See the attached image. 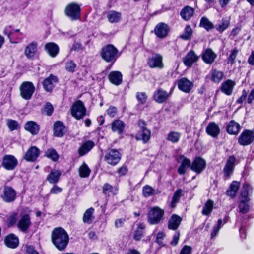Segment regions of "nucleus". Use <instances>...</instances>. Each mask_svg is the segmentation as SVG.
Segmentation results:
<instances>
[{
  "mask_svg": "<svg viewBox=\"0 0 254 254\" xmlns=\"http://www.w3.org/2000/svg\"><path fill=\"white\" fill-rule=\"evenodd\" d=\"M52 241L58 250H63L68 243V235L64 229L55 228L52 232Z\"/></svg>",
  "mask_w": 254,
  "mask_h": 254,
  "instance_id": "obj_1",
  "label": "nucleus"
},
{
  "mask_svg": "<svg viewBox=\"0 0 254 254\" xmlns=\"http://www.w3.org/2000/svg\"><path fill=\"white\" fill-rule=\"evenodd\" d=\"M118 50L113 45H107L101 50L102 58L107 62L114 63L117 59Z\"/></svg>",
  "mask_w": 254,
  "mask_h": 254,
  "instance_id": "obj_2",
  "label": "nucleus"
},
{
  "mask_svg": "<svg viewBox=\"0 0 254 254\" xmlns=\"http://www.w3.org/2000/svg\"><path fill=\"white\" fill-rule=\"evenodd\" d=\"M164 215V210L158 207H152L148 214V221L151 225L158 224L162 220Z\"/></svg>",
  "mask_w": 254,
  "mask_h": 254,
  "instance_id": "obj_3",
  "label": "nucleus"
},
{
  "mask_svg": "<svg viewBox=\"0 0 254 254\" xmlns=\"http://www.w3.org/2000/svg\"><path fill=\"white\" fill-rule=\"evenodd\" d=\"M80 6L74 2L69 3L65 9V15L72 20H76L80 17Z\"/></svg>",
  "mask_w": 254,
  "mask_h": 254,
  "instance_id": "obj_4",
  "label": "nucleus"
},
{
  "mask_svg": "<svg viewBox=\"0 0 254 254\" xmlns=\"http://www.w3.org/2000/svg\"><path fill=\"white\" fill-rule=\"evenodd\" d=\"M86 111L83 102L80 100L74 103L71 108L72 116L77 120L82 118L85 115Z\"/></svg>",
  "mask_w": 254,
  "mask_h": 254,
  "instance_id": "obj_5",
  "label": "nucleus"
},
{
  "mask_svg": "<svg viewBox=\"0 0 254 254\" xmlns=\"http://www.w3.org/2000/svg\"><path fill=\"white\" fill-rule=\"evenodd\" d=\"M35 89V86L32 82H24L20 87V95L23 99L29 100L31 99Z\"/></svg>",
  "mask_w": 254,
  "mask_h": 254,
  "instance_id": "obj_6",
  "label": "nucleus"
},
{
  "mask_svg": "<svg viewBox=\"0 0 254 254\" xmlns=\"http://www.w3.org/2000/svg\"><path fill=\"white\" fill-rule=\"evenodd\" d=\"M254 140V130H244L238 138L240 145L247 146L251 144Z\"/></svg>",
  "mask_w": 254,
  "mask_h": 254,
  "instance_id": "obj_7",
  "label": "nucleus"
},
{
  "mask_svg": "<svg viewBox=\"0 0 254 254\" xmlns=\"http://www.w3.org/2000/svg\"><path fill=\"white\" fill-rule=\"evenodd\" d=\"M1 197L5 202L8 203L14 201L16 199V192L12 187L5 186Z\"/></svg>",
  "mask_w": 254,
  "mask_h": 254,
  "instance_id": "obj_8",
  "label": "nucleus"
},
{
  "mask_svg": "<svg viewBox=\"0 0 254 254\" xmlns=\"http://www.w3.org/2000/svg\"><path fill=\"white\" fill-rule=\"evenodd\" d=\"M18 161L12 155H5L3 158L2 166L7 170H12L17 166Z\"/></svg>",
  "mask_w": 254,
  "mask_h": 254,
  "instance_id": "obj_9",
  "label": "nucleus"
},
{
  "mask_svg": "<svg viewBox=\"0 0 254 254\" xmlns=\"http://www.w3.org/2000/svg\"><path fill=\"white\" fill-rule=\"evenodd\" d=\"M105 160L111 165L117 164L121 159V155L118 150L111 149L105 155Z\"/></svg>",
  "mask_w": 254,
  "mask_h": 254,
  "instance_id": "obj_10",
  "label": "nucleus"
},
{
  "mask_svg": "<svg viewBox=\"0 0 254 254\" xmlns=\"http://www.w3.org/2000/svg\"><path fill=\"white\" fill-rule=\"evenodd\" d=\"M178 163H180V166L178 169V173L180 175L186 173L187 168H191V162L190 159L187 158L184 155H179L177 158Z\"/></svg>",
  "mask_w": 254,
  "mask_h": 254,
  "instance_id": "obj_11",
  "label": "nucleus"
},
{
  "mask_svg": "<svg viewBox=\"0 0 254 254\" xmlns=\"http://www.w3.org/2000/svg\"><path fill=\"white\" fill-rule=\"evenodd\" d=\"M38 52V43L32 41L28 44L24 49V55L27 59H33Z\"/></svg>",
  "mask_w": 254,
  "mask_h": 254,
  "instance_id": "obj_12",
  "label": "nucleus"
},
{
  "mask_svg": "<svg viewBox=\"0 0 254 254\" xmlns=\"http://www.w3.org/2000/svg\"><path fill=\"white\" fill-rule=\"evenodd\" d=\"M162 56L158 54H153L148 59V64L151 68H162L163 64Z\"/></svg>",
  "mask_w": 254,
  "mask_h": 254,
  "instance_id": "obj_13",
  "label": "nucleus"
},
{
  "mask_svg": "<svg viewBox=\"0 0 254 254\" xmlns=\"http://www.w3.org/2000/svg\"><path fill=\"white\" fill-rule=\"evenodd\" d=\"M236 158L234 156H231L226 161L225 166L223 169L224 176L226 178H229L232 174L234 167Z\"/></svg>",
  "mask_w": 254,
  "mask_h": 254,
  "instance_id": "obj_14",
  "label": "nucleus"
},
{
  "mask_svg": "<svg viewBox=\"0 0 254 254\" xmlns=\"http://www.w3.org/2000/svg\"><path fill=\"white\" fill-rule=\"evenodd\" d=\"M40 153V150L36 146L31 147L26 153L24 159L29 162L35 161Z\"/></svg>",
  "mask_w": 254,
  "mask_h": 254,
  "instance_id": "obj_15",
  "label": "nucleus"
},
{
  "mask_svg": "<svg viewBox=\"0 0 254 254\" xmlns=\"http://www.w3.org/2000/svg\"><path fill=\"white\" fill-rule=\"evenodd\" d=\"M169 31L168 26L164 23H160L158 24L155 28L154 32L156 36L159 38H165L167 36Z\"/></svg>",
  "mask_w": 254,
  "mask_h": 254,
  "instance_id": "obj_16",
  "label": "nucleus"
},
{
  "mask_svg": "<svg viewBox=\"0 0 254 254\" xmlns=\"http://www.w3.org/2000/svg\"><path fill=\"white\" fill-rule=\"evenodd\" d=\"M30 218L29 215H21L18 221L17 226L22 232H26L31 225Z\"/></svg>",
  "mask_w": 254,
  "mask_h": 254,
  "instance_id": "obj_17",
  "label": "nucleus"
},
{
  "mask_svg": "<svg viewBox=\"0 0 254 254\" xmlns=\"http://www.w3.org/2000/svg\"><path fill=\"white\" fill-rule=\"evenodd\" d=\"M178 87L181 91L189 93L192 89L193 84L186 78H182L178 81Z\"/></svg>",
  "mask_w": 254,
  "mask_h": 254,
  "instance_id": "obj_18",
  "label": "nucleus"
},
{
  "mask_svg": "<svg viewBox=\"0 0 254 254\" xmlns=\"http://www.w3.org/2000/svg\"><path fill=\"white\" fill-rule=\"evenodd\" d=\"M57 82V77L53 75H50L44 80L43 82V87L46 91L48 92L51 91Z\"/></svg>",
  "mask_w": 254,
  "mask_h": 254,
  "instance_id": "obj_19",
  "label": "nucleus"
},
{
  "mask_svg": "<svg viewBox=\"0 0 254 254\" xmlns=\"http://www.w3.org/2000/svg\"><path fill=\"white\" fill-rule=\"evenodd\" d=\"M206 132L209 135L215 138L219 134L220 130L217 124L214 122H210L206 127Z\"/></svg>",
  "mask_w": 254,
  "mask_h": 254,
  "instance_id": "obj_20",
  "label": "nucleus"
},
{
  "mask_svg": "<svg viewBox=\"0 0 254 254\" xmlns=\"http://www.w3.org/2000/svg\"><path fill=\"white\" fill-rule=\"evenodd\" d=\"M205 164L204 160L200 157H197L192 162L191 169L197 173H199L204 168Z\"/></svg>",
  "mask_w": 254,
  "mask_h": 254,
  "instance_id": "obj_21",
  "label": "nucleus"
},
{
  "mask_svg": "<svg viewBox=\"0 0 254 254\" xmlns=\"http://www.w3.org/2000/svg\"><path fill=\"white\" fill-rule=\"evenodd\" d=\"M198 59V57L195 54L193 51H190L187 54V55L183 58V61L184 64L190 67L192 64L196 62Z\"/></svg>",
  "mask_w": 254,
  "mask_h": 254,
  "instance_id": "obj_22",
  "label": "nucleus"
},
{
  "mask_svg": "<svg viewBox=\"0 0 254 254\" xmlns=\"http://www.w3.org/2000/svg\"><path fill=\"white\" fill-rule=\"evenodd\" d=\"M109 81L113 84L118 86L122 82V74L118 71L111 72L109 75Z\"/></svg>",
  "mask_w": 254,
  "mask_h": 254,
  "instance_id": "obj_23",
  "label": "nucleus"
},
{
  "mask_svg": "<svg viewBox=\"0 0 254 254\" xmlns=\"http://www.w3.org/2000/svg\"><path fill=\"white\" fill-rule=\"evenodd\" d=\"M125 128V124L120 120H116L111 123V129L113 132L121 134Z\"/></svg>",
  "mask_w": 254,
  "mask_h": 254,
  "instance_id": "obj_24",
  "label": "nucleus"
},
{
  "mask_svg": "<svg viewBox=\"0 0 254 254\" xmlns=\"http://www.w3.org/2000/svg\"><path fill=\"white\" fill-rule=\"evenodd\" d=\"M216 57V55L211 49H206L202 54V58L204 62L208 64H212Z\"/></svg>",
  "mask_w": 254,
  "mask_h": 254,
  "instance_id": "obj_25",
  "label": "nucleus"
},
{
  "mask_svg": "<svg viewBox=\"0 0 254 254\" xmlns=\"http://www.w3.org/2000/svg\"><path fill=\"white\" fill-rule=\"evenodd\" d=\"M168 97L169 94L161 89L156 90L153 95V98L155 101L159 103L164 102Z\"/></svg>",
  "mask_w": 254,
  "mask_h": 254,
  "instance_id": "obj_26",
  "label": "nucleus"
},
{
  "mask_svg": "<svg viewBox=\"0 0 254 254\" xmlns=\"http://www.w3.org/2000/svg\"><path fill=\"white\" fill-rule=\"evenodd\" d=\"M240 125L233 120L230 121L226 126L227 132L232 135H237L240 131Z\"/></svg>",
  "mask_w": 254,
  "mask_h": 254,
  "instance_id": "obj_27",
  "label": "nucleus"
},
{
  "mask_svg": "<svg viewBox=\"0 0 254 254\" xmlns=\"http://www.w3.org/2000/svg\"><path fill=\"white\" fill-rule=\"evenodd\" d=\"M235 85V82L231 80H227L224 82L221 87L222 92L227 95H230Z\"/></svg>",
  "mask_w": 254,
  "mask_h": 254,
  "instance_id": "obj_28",
  "label": "nucleus"
},
{
  "mask_svg": "<svg viewBox=\"0 0 254 254\" xmlns=\"http://www.w3.org/2000/svg\"><path fill=\"white\" fill-rule=\"evenodd\" d=\"M151 136V132L147 128H143L138 130L136 138L138 140H142L144 143H146L150 139Z\"/></svg>",
  "mask_w": 254,
  "mask_h": 254,
  "instance_id": "obj_29",
  "label": "nucleus"
},
{
  "mask_svg": "<svg viewBox=\"0 0 254 254\" xmlns=\"http://www.w3.org/2000/svg\"><path fill=\"white\" fill-rule=\"evenodd\" d=\"M94 143L92 141L89 140L82 144L78 149L79 156H83L88 153L94 147Z\"/></svg>",
  "mask_w": 254,
  "mask_h": 254,
  "instance_id": "obj_30",
  "label": "nucleus"
},
{
  "mask_svg": "<svg viewBox=\"0 0 254 254\" xmlns=\"http://www.w3.org/2000/svg\"><path fill=\"white\" fill-rule=\"evenodd\" d=\"M182 220V218L180 216L176 214L172 215L168 221V228L173 230H176L179 227Z\"/></svg>",
  "mask_w": 254,
  "mask_h": 254,
  "instance_id": "obj_31",
  "label": "nucleus"
},
{
  "mask_svg": "<svg viewBox=\"0 0 254 254\" xmlns=\"http://www.w3.org/2000/svg\"><path fill=\"white\" fill-rule=\"evenodd\" d=\"M5 244L8 247L15 248L19 244L18 238L13 234H9L5 239Z\"/></svg>",
  "mask_w": 254,
  "mask_h": 254,
  "instance_id": "obj_32",
  "label": "nucleus"
},
{
  "mask_svg": "<svg viewBox=\"0 0 254 254\" xmlns=\"http://www.w3.org/2000/svg\"><path fill=\"white\" fill-rule=\"evenodd\" d=\"M45 49L52 57H56L59 51L58 46L53 42L46 44Z\"/></svg>",
  "mask_w": 254,
  "mask_h": 254,
  "instance_id": "obj_33",
  "label": "nucleus"
},
{
  "mask_svg": "<svg viewBox=\"0 0 254 254\" xmlns=\"http://www.w3.org/2000/svg\"><path fill=\"white\" fill-rule=\"evenodd\" d=\"M24 128L33 135L37 134L40 129L39 125L32 121L27 122L25 125Z\"/></svg>",
  "mask_w": 254,
  "mask_h": 254,
  "instance_id": "obj_34",
  "label": "nucleus"
},
{
  "mask_svg": "<svg viewBox=\"0 0 254 254\" xmlns=\"http://www.w3.org/2000/svg\"><path fill=\"white\" fill-rule=\"evenodd\" d=\"M107 18L110 23H118L121 19V13L119 12L111 10L107 12Z\"/></svg>",
  "mask_w": 254,
  "mask_h": 254,
  "instance_id": "obj_35",
  "label": "nucleus"
},
{
  "mask_svg": "<svg viewBox=\"0 0 254 254\" xmlns=\"http://www.w3.org/2000/svg\"><path fill=\"white\" fill-rule=\"evenodd\" d=\"M54 135L57 137H62L65 132V127L59 121L56 122L54 126Z\"/></svg>",
  "mask_w": 254,
  "mask_h": 254,
  "instance_id": "obj_36",
  "label": "nucleus"
},
{
  "mask_svg": "<svg viewBox=\"0 0 254 254\" xmlns=\"http://www.w3.org/2000/svg\"><path fill=\"white\" fill-rule=\"evenodd\" d=\"M103 193L110 196L111 195H116L118 192V188L117 187H113L108 183L105 184L103 186Z\"/></svg>",
  "mask_w": 254,
  "mask_h": 254,
  "instance_id": "obj_37",
  "label": "nucleus"
},
{
  "mask_svg": "<svg viewBox=\"0 0 254 254\" xmlns=\"http://www.w3.org/2000/svg\"><path fill=\"white\" fill-rule=\"evenodd\" d=\"M210 76L212 81L219 83L224 77V73L222 71L213 69L210 72Z\"/></svg>",
  "mask_w": 254,
  "mask_h": 254,
  "instance_id": "obj_38",
  "label": "nucleus"
},
{
  "mask_svg": "<svg viewBox=\"0 0 254 254\" xmlns=\"http://www.w3.org/2000/svg\"><path fill=\"white\" fill-rule=\"evenodd\" d=\"M194 14V9L190 7L186 6L181 11V16L185 20H189L193 16Z\"/></svg>",
  "mask_w": 254,
  "mask_h": 254,
  "instance_id": "obj_39",
  "label": "nucleus"
},
{
  "mask_svg": "<svg viewBox=\"0 0 254 254\" xmlns=\"http://www.w3.org/2000/svg\"><path fill=\"white\" fill-rule=\"evenodd\" d=\"M239 187V182L237 181L232 182L229 189L227 191V194L232 198L234 197L236 195Z\"/></svg>",
  "mask_w": 254,
  "mask_h": 254,
  "instance_id": "obj_40",
  "label": "nucleus"
},
{
  "mask_svg": "<svg viewBox=\"0 0 254 254\" xmlns=\"http://www.w3.org/2000/svg\"><path fill=\"white\" fill-rule=\"evenodd\" d=\"M249 201L250 199H240L238 208L239 211L241 213L246 214L249 212L250 209Z\"/></svg>",
  "mask_w": 254,
  "mask_h": 254,
  "instance_id": "obj_41",
  "label": "nucleus"
},
{
  "mask_svg": "<svg viewBox=\"0 0 254 254\" xmlns=\"http://www.w3.org/2000/svg\"><path fill=\"white\" fill-rule=\"evenodd\" d=\"M94 209L93 208H90L86 210L83 215V221L85 223L90 224L94 219L93 213Z\"/></svg>",
  "mask_w": 254,
  "mask_h": 254,
  "instance_id": "obj_42",
  "label": "nucleus"
},
{
  "mask_svg": "<svg viewBox=\"0 0 254 254\" xmlns=\"http://www.w3.org/2000/svg\"><path fill=\"white\" fill-rule=\"evenodd\" d=\"M252 190V188L248 183H244L241 190V199H250L248 195Z\"/></svg>",
  "mask_w": 254,
  "mask_h": 254,
  "instance_id": "obj_43",
  "label": "nucleus"
},
{
  "mask_svg": "<svg viewBox=\"0 0 254 254\" xmlns=\"http://www.w3.org/2000/svg\"><path fill=\"white\" fill-rule=\"evenodd\" d=\"M61 175V173L59 170L52 171L47 177V180L50 183H56L58 182Z\"/></svg>",
  "mask_w": 254,
  "mask_h": 254,
  "instance_id": "obj_44",
  "label": "nucleus"
},
{
  "mask_svg": "<svg viewBox=\"0 0 254 254\" xmlns=\"http://www.w3.org/2000/svg\"><path fill=\"white\" fill-rule=\"evenodd\" d=\"M18 31L13 32V34L10 38V41L13 43H18L22 41L23 39V34L20 32L19 29H15Z\"/></svg>",
  "mask_w": 254,
  "mask_h": 254,
  "instance_id": "obj_45",
  "label": "nucleus"
},
{
  "mask_svg": "<svg viewBox=\"0 0 254 254\" xmlns=\"http://www.w3.org/2000/svg\"><path fill=\"white\" fill-rule=\"evenodd\" d=\"M91 172L90 169L85 163H83L79 168V175L82 178L88 177Z\"/></svg>",
  "mask_w": 254,
  "mask_h": 254,
  "instance_id": "obj_46",
  "label": "nucleus"
},
{
  "mask_svg": "<svg viewBox=\"0 0 254 254\" xmlns=\"http://www.w3.org/2000/svg\"><path fill=\"white\" fill-rule=\"evenodd\" d=\"M213 208V201L211 200H208L204 204V206L202 210V213L204 215H209Z\"/></svg>",
  "mask_w": 254,
  "mask_h": 254,
  "instance_id": "obj_47",
  "label": "nucleus"
},
{
  "mask_svg": "<svg viewBox=\"0 0 254 254\" xmlns=\"http://www.w3.org/2000/svg\"><path fill=\"white\" fill-rule=\"evenodd\" d=\"M45 155L53 161H57L59 158V156L56 150L53 148L47 149L45 152Z\"/></svg>",
  "mask_w": 254,
  "mask_h": 254,
  "instance_id": "obj_48",
  "label": "nucleus"
},
{
  "mask_svg": "<svg viewBox=\"0 0 254 254\" xmlns=\"http://www.w3.org/2000/svg\"><path fill=\"white\" fill-rule=\"evenodd\" d=\"M145 226L144 224L141 223L138 224L137 228L135 232L134 235V238L137 241L141 240L143 235V230L145 228Z\"/></svg>",
  "mask_w": 254,
  "mask_h": 254,
  "instance_id": "obj_49",
  "label": "nucleus"
},
{
  "mask_svg": "<svg viewBox=\"0 0 254 254\" xmlns=\"http://www.w3.org/2000/svg\"><path fill=\"white\" fill-rule=\"evenodd\" d=\"M182 192V190L178 189L174 193L171 203V207L172 208H175L176 207V204L179 202L181 196Z\"/></svg>",
  "mask_w": 254,
  "mask_h": 254,
  "instance_id": "obj_50",
  "label": "nucleus"
},
{
  "mask_svg": "<svg viewBox=\"0 0 254 254\" xmlns=\"http://www.w3.org/2000/svg\"><path fill=\"white\" fill-rule=\"evenodd\" d=\"M181 134L178 132L172 131L168 134L167 140L172 142L177 143L180 139Z\"/></svg>",
  "mask_w": 254,
  "mask_h": 254,
  "instance_id": "obj_51",
  "label": "nucleus"
},
{
  "mask_svg": "<svg viewBox=\"0 0 254 254\" xmlns=\"http://www.w3.org/2000/svg\"><path fill=\"white\" fill-rule=\"evenodd\" d=\"M200 26L203 27L207 31L212 29L214 27L213 24L207 18L205 17H203L201 19Z\"/></svg>",
  "mask_w": 254,
  "mask_h": 254,
  "instance_id": "obj_52",
  "label": "nucleus"
},
{
  "mask_svg": "<svg viewBox=\"0 0 254 254\" xmlns=\"http://www.w3.org/2000/svg\"><path fill=\"white\" fill-rule=\"evenodd\" d=\"M192 33L191 28L187 25L185 28L184 32L180 35V37L184 40H189L190 38Z\"/></svg>",
  "mask_w": 254,
  "mask_h": 254,
  "instance_id": "obj_53",
  "label": "nucleus"
},
{
  "mask_svg": "<svg viewBox=\"0 0 254 254\" xmlns=\"http://www.w3.org/2000/svg\"><path fill=\"white\" fill-rule=\"evenodd\" d=\"M223 226L222 220L219 219L217 222L216 225L214 226L212 231L211 233V238H213L218 233L219 230Z\"/></svg>",
  "mask_w": 254,
  "mask_h": 254,
  "instance_id": "obj_54",
  "label": "nucleus"
},
{
  "mask_svg": "<svg viewBox=\"0 0 254 254\" xmlns=\"http://www.w3.org/2000/svg\"><path fill=\"white\" fill-rule=\"evenodd\" d=\"M6 124L11 131L16 130L19 127L18 122L15 120L8 119L6 121Z\"/></svg>",
  "mask_w": 254,
  "mask_h": 254,
  "instance_id": "obj_55",
  "label": "nucleus"
},
{
  "mask_svg": "<svg viewBox=\"0 0 254 254\" xmlns=\"http://www.w3.org/2000/svg\"><path fill=\"white\" fill-rule=\"evenodd\" d=\"M76 67V64L72 60L69 61L66 63L65 69L67 71L70 72H74Z\"/></svg>",
  "mask_w": 254,
  "mask_h": 254,
  "instance_id": "obj_56",
  "label": "nucleus"
},
{
  "mask_svg": "<svg viewBox=\"0 0 254 254\" xmlns=\"http://www.w3.org/2000/svg\"><path fill=\"white\" fill-rule=\"evenodd\" d=\"M18 214L17 213H13L11 214L8 219H7V223L9 226L11 227L15 225L17 220Z\"/></svg>",
  "mask_w": 254,
  "mask_h": 254,
  "instance_id": "obj_57",
  "label": "nucleus"
},
{
  "mask_svg": "<svg viewBox=\"0 0 254 254\" xmlns=\"http://www.w3.org/2000/svg\"><path fill=\"white\" fill-rule=\"evenodd\" d=\"M53 107L52 105L48 102L44 106L43 113L48 116H50L53 112Z\"/></svg>",
  "mask_w": 254,
  "mask_h": 254,
  "instance_id": "obj_58",
  "label": "nucleus"
},
{
  "mask_svg": "<svg viewBox=\"0 0 254 254\" xmlns=\"http://www.w3.org/2000/svg\"><path fill=\"white\" fill-rule=\"evenodd\" d=\"M229 21L228 20L223 21V22L218 25L216 26V28L219 32H222L229 26Z\"/></svg>",
  "mask_w": 254,
  "mask_h": 254,
  "instance_id": "obj_59",
  "label": "nucleus"
},
{
  "mask_svg": "<svg viewBox=\"0 0 254 254\" xmlns=\"http://www.w3.org/2000/svg\"><path fill=\"white\" fill-rule=\"evenodd\" d=\"M16 31H18V30H15V28H14L11 26H8L5 27L4 29V34L7 36L9 39L12 36L13 32H15Z\"/></svg>",
  "mask_w": 254,
  "mask_h": 254,
  "instance_id": "obj_60",
  "label": "nucleus"
},
{
  "mask_svg": "<svg viewBox=\"0 0 254 254\" xmlns=\"http://www.w3.org/2000/svg\"><path fill=\"white\" fill-rule=\"evenodd\" d=\"M153 191V188L149 186L146 185L143 188V193L145 197H148L151 195Z\"/></svg>",
  "mask_w": 254,
  "mask_h": 254,
  "instance_id": "obj_61",
  "label": "nucleus"
},
{
  "mask_svg": "<svg viewBox=\"0 0 254 254\" xmlns=\"http://www.w3.org/2000/svg\"><path fill=\"white\" fill-rule=\"evenodd\" d=\"M138 101L141 104H144L147 100V96L144 92H138L136 94Z\"/></svg>",
  "mask_w": 254,
  "mask_h": 254,
  "instance_id": "obj_62",
  "label": "nucleus"
},
{
  "mask_svg": "<svg viewBox=\"0 0 254 254\" xmlns=\"http://www.w3.org/2000/svg\"><path fill=\"white\" fill-rule=\"evenodd\" d=\"M117 109L115 107L110 106L107 110V114L111 118L115 117L117 114Z\"/></svg>",
  "mask_w": 254,
  "mask_h": 254,
  "instance_id": "obj_63",
  "label": "nucleus"
},
{
  "mask_svg": "<svg viewBox=\"0 0 254 254\" xmlns=\"http://www.w3.org/2000/svg\"><path fill=\"white\" fill-rule=\"evenodd\" d=\"M238 50L237 49H234L232 52L228 59V63L233 64L237 57Z\"/></svg>",
  "mask_w": 254,
  "mask_h": 254,
  "instance_id": "obj_64",
  "label": "nucleus"
}]
</instances>
